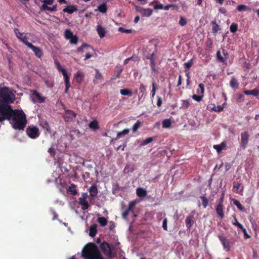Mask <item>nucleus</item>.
<instances>
[{
  "label": "nucleus",
  "mask_w": 259,
  "mask_h": 259,
  "mask_svg": "<svg viewBox=\"0 0 259 259\" xmlns=\"http://www.w3.org/2000/svg\"><path fill=\"white\" fill-rule=\"evenodd\" d=\"M82 256L85 259H105L98 246L94 243H88L82 250Z\"/></svg>",
  "instance_id": "nucleus-1"
},
{
  "label": "nucleus",
  "mask_w": 259,
  "mask_h": 259,
  "mask_svg": "<svg viewBox=\"0 0 259 259\" xmlns=\"http://www.w3.org/2000/svg\"><path fill=\"white\" fill-rule=\"evenodd\" d=\"M15 96L13 91L4 84H0V105H8L13 103Z\"/></svg>",
  "instance_id": "nucleus-2"
},
{
  "label": "nucleus",
  "mask_w": 259,
  "mask_h": 259,
  "mask_svg": "<svg viewBox=\"0 0 259 259\" xmlns=\"http://www.w3.org/2000/svg\"><path fill=\"white\" fill-rule=\"evenodd\" d=\"M12 127L16 130H23L27 124L26 116L22 110H18L10 121Z\"/></svg>",
  "instance_id": "nucleus-3"
},
{
  "label": "nucleus",
  "mask_w": 259,
  "mask_h": 259,
  "mask_svg": "<svg viewBox=\"0 0 259 259\" xmlns=\"http://www.w3.org/2000/svg\"><path fill=\"white\" fill-rule=\"evenodd\" d=\"M18 110H13L11 107L8 105H0V114L2 115L4 120L11 121V119L14 117Z\"/></svg>",
  "instance_id": "nucleus-4"
},
{
  "label": "nucleus",
  "mask_w": 259,
  "mask_h": 259,
  "mask_svg": "<svg viewBox=\"0 0 259 259\" xmlns=\"http://www.w3.org/2000/svg\"><path fill=\"white\" fill-rule=\"evenodd\" d=\"M55 64L56 65V67L57 69V70L61 72L63 75L64 79V82L65 84V92L67 93L68 90H69V88L70 87V84L69 82V76L68 75L66 70L65 69L63 68L60 63L57 61H55Z\"/></svg>",
  "instance_id": "nucleus-5"
},
{
  "label": "nucleus",
  "mask_w": 259,
  "mask_h": 259,
  "mask_svg": "<svg viewBox=\"0 0 259 259\" xmlns=\"http://www.w3.org/2000/svg\"><path fill=\"white\" fill-rule=\"evenodd\" d=\"M14 31L17 38L25 45L28 48L32 44L28 41V37L27 36V35H30V33H26L25 34L24 33L20 32L19 29L17 28H14Z\"/></svg>",
  "instance_id": "nucleus-6"
},
{
  "label": "nucleus",
  "mask_w": 259,
  "mask_h": 259,
  "mask_svg": "<svg viewBox=\"0 0 259 259\" xmlns=\"http://www.w3.org/2000/svg\"><path fill=\"white\" fill-rule=\"evenodd\" d=\"M100 247L104 255L109 257L112 258L113 254L111 251L110 245L106 241H103L100 245Z\"/></svg>",
  "instance_id": "nucleus-7"
},
{
  "label": "nucleus",
  "mask_w": 259,
  "mask_h": 259,
  "mask_svg": "<svg viewBox=\"0 0 259 259\" xmlns=\"http://www.w3.org/2000/svg\"><path fill=\"white\" fill-rule=\"evenodd\" d=\"M27 135L31 139H36L39 136V130L35 126H29L26 130Z\"/></svg>",
  "instance_id": "nucleus-8"
},
{
  "label": "nucleus",
  "mask_w": 259,
  "mask_h": 259,
  "mask_svg": "<svg viewBox=\"0 0 259 259\" xmlns=\"http://www.w3.org/2000/svg\"><path fill=\"white\" fill-rule=\"evenodd\" d=\"M77 114L71 110H65L63 118L65 122H70L76 118Z\"/></svg>",
  "instance_id": "nucleus-9"
},
{
  "label": "nucleus",
  "mask_w": 259,
  "mask_h": 259,
  "mask_svg": "<svg viewBox=\"0 0 259 259\" xmlns=\"http://www.w3.org/2000/svg\"><path fill=\"white\" fill-rule=\"evenodd\" d=\"M228 54L224 49L218 51L217 53V58L219 61L225 62L228 58Z\"/></svg>",
  "instance_id": "nucleus-10"
},
{
  "label": "nucleus",
  "mask_w": 259,
  "mask_h": 259,
  "mask_svg": "<svg viewBox=\"0 0 259 259\" xmlns=\"http://www.w3.org/2000/svg\"><path fill=\"white\" fill-rule=\"evenodd\" d=\"M249 134L247 132H244L241 134L240 146L242 148L245 149L248 142Z\"/></svg>",
  "instance_id": "nucleus-11"
},
{
  "label": "nucleus",
  "mask_w": 259,
  "mask_h": 259,
  "mask_svg": "<svg viewBox=\"0 0 259 259\" xmlns=\"http://www.w3.org/2000/svg\"><path fill=\"white\" fill-rule=\"evenodd\" d=\"M195 223V220L193 214L190 213L186 218L185 220L186 226L187 229H190Z\"/></svg>",
  "instance_id": "nucleus-12"
},
{
  "label": "nucleus",
  "mask_w": 259,
  "mask_h": 259,
  "mask_svg": "<svg viewBox=\"0 0 259 259\" xmlns=\"http://www.w3.org/2000/svg\"><path fill=\"white\" fill-rule=\"evenodd\" d=\"M28 48L32 50V51L34 53L35 55L37 58H41L43 55V53L39 47H36L31 44Z\"/></svg>",
  "instance_id": "nucleus-13"
},
{
  "label": "nucleus",
  "mask_w": 259,
  "mask_h": 259,
  "mask_svg": "<svg viewBox=\"0 0 259 259\" xmlns=\"http://www.w3.org/2000/svg\"><path fill=\"white\" fill-rule=\"evenodd\" d=\"M88 191L90 193V195L92 198L96 197L98 196V190L97 186L96 185L94 184L92 185L88 189Z\"/></svg>",
  "instance_id": "nucleus-14"
},
{
  "label": "nucleus",
  "mask_w": 259,
  "mask_h": 259,
  "mask_svg": "<svg viewBox=\"0 0 259 259\" xmlns=\"http://www.w3.org/2000/svg\"><path fill=\"white\" fill-rule=\"evenodd\" d=\"M223 199V196H222L221 198L220 201L216 207L217 212L218 214L219 215V216L221 218H223V217H224V212H223V205H222Z\"/></svg>",
  "instance_id": "nucleus-15"
},
{
  "label": "nucleus",
  "mask_w": 259,
  "mask_h": 259,
  "mask_svg": "<svg viewBox=\"0 0 259 259\" xmlns=\"http://www.w3.org/2000/svg\"><path fill=\"white\" fill-rule=\"evenodd\" d=\"M78 204L81 206L82 210L88 209L89 207V204L87 200L78 199Z\"/></svg>",
  "instance_id": "nucleus-16"
},
{
  "label": "nucleus",
  "mask_w": 259,
  "mask_h": 259,
  "mask_svg": "<svg viewBox=\"0 0 259 259\" xmlns=\"http://www.w3.org/2000/svg\"><path fill=\"white\" fill-rule=\"evenodd\" d=\"M77 9L76 6L70 5L68 6L67 7L63 9V11L64 12H67L69 14H72L73 12L76 11Z\"/></svg>",
  "instance_id": "nucleus-17"
},
{
  "label": "nucleus",
  "mask_w": 259,
  "mask_h": 259,
  "mask_svg": "<svg viewBox=\"0 0 259 259\" xmlns=\"http://www.w3.org/2000/svg\"><path fill=\"white\" fill-rule=\"evenodd\" d=\"M97 225L96 224H93L90 227L89 235L91 237H94L96 235V234L97 233Z\"/></svg>",
  "instance_id": "nucleus-18"
},
{
  "label": "nucleus",
  "mask_w": 259,
  "mask_h": 259,
  "mask_svg": "<svg viewBox=\"0 0 259 259\" xmlns=\"http://www.w3.org/2000/svg\"><path fill=\"white\" fill-rule=\"evenodd\" d=\"M97 31L101 38L104 37L106 34V31L104 27L101 25H98L97 27Z\"/></svg>",
  "instance_id": "nucleus-19"
},
{
  "label": "nucleus",
  "mask_w": 259,
  "mask_h": 259,
  "mask_svg": "<svg viewBox=\"0 0 259 259\" xmlns=\"http://www.w3.org/2000/svg\"><path fill=\"white\" fill-rule=\"evenodd\" d=\"M89 126L90 128L92 129L93 131H96L98 130L100 127L99 123L97 120H94L91 121L89 124Z\"/></svg>",
  "instance_id": "nucleus-20"
},
{
  "label": "nucleus",
  "mask_w": 259,
  "mask_h": 259,
  "mask_svg": "<svg viewBox=\"0 0 259 259\" xmlns=\"http://www.w3.org/2000/svg\"><path fill=\"white\" fill-rule=\"evenodd\" d=\"M136 193L139 197H144L147 195L146 191L142 188H138L136 190Z\"/></svg>",
  "instance_id": "nucleus-21"
},
{
  "label": "nucleus",
  "mask_w": 259,
  "mask_h": 259,
  "mask_svg": "<svg viewBox=\"0 0 259 259\" xmlns=\"http://www.w3.org/2000/svg\"><path fill=\"white\" fill-rule=\"evenodd\" d=\"M33 96L34 99L38 101L39 103H42L45 101L44 98L42 97L40 94L36 91H34Z\"/></svg>",
  "instance_id": "nucleus-22"
},
{
  "label": "nucleus",
  "mask_w": 259,
  "mask_h": 259,
  "mask_svg": "<svg viewBox=\"0 0 259 259\" xmlns=\"http://www.w3.org/2000/svg\"><path fill=\"white\" fill-rule=\"evenodd\" d=\"M130 130L128 128L124 129L123 131L118 132L117 134V136L114 140H116L117 139L121 138V137L124 136L125 135H127L129 133ZM113 140V139H112Z\"/></svg>",
  "instance_id": "nucleus-23"
},
{
  "label": "nucleus",
  "mask_w": 259,
  "mask_h": 259,
  "mask_svg": "<svg viewBox=\"0 0 259 259\" xmlns=\"http://www.w3.org/2000/svg\"><path fill=\"white\" fill-rule=\"evenodd\" d=\"M153 11L152 9L150 8L147 9H143L140 11V13L142 14L143 16L145 17H149L152 14Z\"/></svg>",
  "instance_id": "nucleus-24"
},
{
  "label": "nucleus",
  "mask_w": 259,
  "mask_h": 259,
  "mask_svg": "<svg viewBox=\"0 0 259 259\" xmlns=\"http://www.w3.org/2000/svg\"><path fill=\"white\" fill-rule=\"evenodd\" d=\"M76 185L74 184H71L67 189V191L71 193L73 195H75L77 193V191L75 189Z\"/></svg>",
  "instance_id": "nucleus-25"
},
{
  "label": "nucleus",
  "mask_w": 259,
  "mask_h": 259,
  "mask_svg": "<svg viewBox=\"0 0 259 259\" xmlns=\"http://www.w3.org/2000/svg\"><path fill=\"white\" fill-rule=\"evenodd\" d=\"M221 242L223 245L224 248L227 250H230V242L228 240L225 238H222L221 239Z\"/></svg>",
  "instance_id": "nucleus-26"
},
{
  "label": "nucleus",
  "mask_w": 259,
  "mask_h": 259,
  "mask_svg": "<svg viewBox=\"0 0 259 259\" xmlns=\"http://www.w3.org/2000/svg\"><path fill=\"white\" fill-rule=\"evenodd\" d=\"M98 11L102 13H105L107 11V7L106 5V3L104 2L101 5L98 7Z\"/></svg>",
  "instance_id": "nucleus-27"
},
{
  "label": "nucleus",
  "mask_w": 259,
  "mask_h": 259,
  "mask_svg": "<svg viewBox=\"0 0 259 259\" xmlns=\"http://www.w3.org/2000/svg\"><path fill=\"white\" fill-rule=\"evenodd\" d=\"M244 93L246 95H251L254 96H257L259 95V91L256 89L253 90H247L244 91Z\"/></svg>",
  "instance_id": "nucleus-28"
},
{
  "label": "nucleus",
  "mask_w": 259,
  "mask_h": 259,
  "mask_svg": "<svg viewBox=\"0 0 259 259\" xmlns=\"http://www.w3.org/2000/svg\"><path fill=\"white\" fill-rule=\"evenodd\" d=\"M226 147V144L224 143H222L220 145H215L213 146V148L216 150V151L220 153L222 151L223 149L225 148Z\"/></svg>",
  "instance_id": "nucleus-29"
},
{
  "label": "nucleus",
  "mask_w": 259,
  "mask_h": 259,
  "mask_svg": "<svg viewBox=\"0 0 259 259\" xmlns=\"http://www.w3.org/2000/svg\"><path fill=\"white\" fill-rule=\"evenodd\" d=\"M120 93L123 96H132L133 95L132 91L127 89H121Z\"/></svg>",
  "instance_id": "nucleus-30"
},
{
  "label": "nucleus",
  "mask_w": 259,
  "mask_h": 259,
  "mask_svg": "<svg viewBox=\"0 0 259 259\" xmlns=\"http://www.w3.org/2000/svg\"><path fill=\"white\" fill-rule=\"evenodd\" d=\"M230 86L231 88L237 89L238 87L237 80L234 77H232L230 81Z\"/></svg>",
  "instance_id": "nucleus-31"
},
{
  "label": "nucleus",
  "mask_w": 259,
  "mask_h": 259,
  "mask_svg": "<svg viewBox=\"0 0 259 259\" xmlns=\"http://www.w3.org/2000/svg\"><path fill=\"white\" fill-rule=\"evenodd\" d=\"M97 221L102 227H105L107 224V219L103 217L98 218Z\"/></svg>",
  "instance_id": "nucleus-32"
},
{
  "label": "nucleus",
  "mask_w": 259,
  "mask_h": 259,
  "mask_svg": "<svg viewBox=\"0 0 259 259\" xmlns=\"http://www.w3.org/2000/svg\"><path fill=\"white\" fill-rule=\"evenodd\" d=\"M240 183L239 182H234L233 183V190L235 192L239 193V192L242 191V189L240 190Z\"/></svg>",
  "instance_id": "nucleus-33"
},
{
  "label": "nucleus",
  "mask_w": 259,
  "mask_h": 259,
  "mask_svg": "<svg viewBox=\"0 0 259 259\" xmlns=\"http://www.w3.org/2000/svg\"><path fill=\"white\" fill-rule=\"evenodd\" d=\"M140 94H141V96L139 97V100H140L144 95L146 92V87L143 84H141L139 88Z\"/></svg>",
  "instance_id": "nucleus-34"
},
{
  "label": "nucleus",
  "mask_w": 259,
  "mask_h": 259,
  "mask_svg": "<svg viewBox=\"0 0 259 259\" xmlns=\"http://www.w3.org/2000/svg\"><path fill=\"white\" fill-rule=\"evenodd\" d=\"M162 124L163 127L169 128L171 124V120L170 119H165L162 121Z\"/></svg>",
  "instance_id": "nucleus-35"
},
{
  "label": "nucleus",
  "mask_w": 259,
  "mask_h": 259,
  "mask_svg": "<svg viewBox=\"0 0 259 259\" xmlns=\"http://www.w3.org/2000/svg\"><path fill=\"white\" fill-rule=\"evenodd\" d=\"M84 48H87H87H91V49H93V48L91 46L88 45L86 43H83V44H82V45L81 46H80L79 47H78L77 48V51L78 52H82L83 49Z\"/></svg>",
  "instance_id": "nucleus-36"
},
{
  "label": "nucleus",
  "mask_w": 259,
  "mask_h": 259,
  "mask_svg": "<svg viewBox=\"0 0 259 259\" xmlns=\"http://www.w3.org/2000/svg\"><path fill=\"white\" fill-rule=\"evenodd\" d=\"M152 90L151 92V98H153L155 95L156 90L157 89V85L156 84V83L154 81L152 82Z\"/></svg>",
  "instance_id": "nucleus-37"
},
{
  "label": "nucleus",
  "mask_w": 259,
  "mask_h": 259,
  "mask_svg": "<svg viewBox=\"0 0 259 259\" xmlns=\"http://www.w3.org/2000/svg\"><path fill=\"white\" fill-rule=\"evenodd\" d=\"M189 105L190 103L189 100H182V105L180 107V109H186L189 106Z\"/></svg>",
  "instance_id": "nucleus-38"
},
{
  "label": "nucleus",
  "mask_w": 259,
  "mask_h": 259,
  "mask_svg": "<svg viewBox=\"0 0 259 259\" xmlns=\"http://www.w3.org/2000/svg\"><path fill=\"white\" fill-rule=\"evenodd\" d=\"M200 199L201 201L202 205H203L204 208H206L208 204V200L204 196H201L200 197Z\"/></svg>",
  "instance_id": "nucleus-39"
},
{
  "label": "nucleus",
  "mask_w": 259,
  "mask_h": 259,
  "mask_svg": "<svg viewBox=\"0 0 259 259\" xmlns=\"http://www.w3.org/2000/svg\"><path fill=\"white\" fill-rule=\"evenodd\" d=\"M65 37L66 39H69L73 35V32L70 29H66L64 32Z\"/></svg>",
  "instance_id": "nucleus-40"
},
{
  "label": "nucleus",
  "mask_w": 259,
  "mask_h": 259,
  "mask_svg": "<svg viewBox=\"0 0 259 259\" xmlns=\"http://www.w3.org/2000/svg\"><path fill=\"white\" fill-rule=\"evenodd\" d=\"M75 77L77 79V81L80 83L83 78V74L80 71H77L75 75Z\"/></svg>",
  "instance_id": "nucleus-41"
},
{
  "label": "nucleus",
  "mask_w": 259,
  "mask_h": 259,
  "mask_svg": "<svg viewBox=\"0 0 259 259\" xmlns=\"http://www.w3.org/2000/svg\"><path fill=\"white\" fill-rule=\"evenodd\" d=\"M137 204V202L136 201H133L131 202L128 206L127 209L128 210H130V211H133L135 206Z\"/></svg>",
  "instance_id": "nucleus-42"
},
{
  "label": "nucleus",
  "mask_w": 259,
  "mask_h": 259,
  "mask_svg": "<svg viewBox=\"0 0 259 259\" xmlns=\"http://www.w3.org/2000/svg\"><path fill=\"white\" fill-rule=\"evenodd\" d=\"M68 40H69V41L71 44L76 45L78 42V38L76 35H73Z\"/></svg>",
  "instance_id": "nucleus-43"
},
{
  "label": "nucleus",
  "mask_w": 259,
  "mask_h": 259,
  "mask_svg": "<svg viewBox=\"0 0 259 259\" xmlns=\"http://www.w3.org/2000/svg\"><path fill=\"white\" fill-rule=\"evenodd\" d=\"M199 89L197 90V93L198 94H201L203 95L204 92V85L203 83H200L198 85Z\"/></svg>",
  "instance_id": "nucleus-44"
},
{
  "label": "nucleus",
  "mask_w": 259,
  "mask_h": 259,
  "mask_svg": "<svg viewBox=\"0 0 259 259\" xmlns=\"http://www.w3.org/2000/svg\"><path fill=\"white\" fill-rule=\"evenodd\" d=\"M237 10L239 11H247L249 10V8L244 5H240L237 6Z\"/></svg>",
  "instance_id": "nucleus-45"
},
{
  "label": "nucleus",
  "mask_w": 259,
  "mask_h": 259,
  "mask_svg": "<svg viewBox=\"0 0 259 259\" xmlns=\"http://www.w3.org/2000/svg\"><path fill=\"white\" fill-rule=\"evenodd\" d=\"M140 125H141L140 121L139 120H138L133 125V129H132L133 133H135L138 131V130L139 129V128L140 126Z\"/></svg>",
  "instance_id": "nucleus-46"
},
{
  "label": "nucleus",
  "mask_w": 259,
  "mask_h": 259,
  "mask_svg": "<svg viewBox=\"0 0 259 259\" xmlns=\"http://www.w3.org/2000/svg\"><path fill=\"white\" fill-rule=\"evenodd\" d=\"M230 29L231 32H236L238 29L237 24L234 23H232L230 26Z\"/></svg>",
  "instance_id": "nucleus-47"
},
{
  "label": "nucleus",
  "mask_w": 259,
  "mask_h": 259,
  "mask_svg": "<svg viewBox=\"0 0 259 259\" xmlns=\"http://www.w3.org/2000/svg\"><path fill=\"white\" fill-rule=\"evenodd\" d=\"M203 96V95L201 94H199L198 95L195 94L192 96V98L194 100L199 102L202 100Z\"/></svg>",
  "instance_id": "nucleus-48"
},
{
  "label": "nucleus",
  "mask_w": 259,
  "mask_h": 259,
  "mask_svg": "<svg viewBox=\"0 0 259 259\" xmlns=\"http://www.w3.org/2000/svg\"><path fill=\"white\" fill-rule=\"evenodd\" d=\"M110 248H111V251H112V254H113V257L116 255V253L117 252V249L116 247V245H110Z\"/></svg>",
  "instance_id": "nucleus-49"
},
{
  "label": "nucleus",
  "mask_w": 259,
  "mask_h": 259,
  "mask_svg": "<svg viewBox=\"0 0 259 259\" xmlns=\"http://www.w3.org/2000/svg\"><path fill=\"white\" fill-rule=\"evenodd\" d=\"M187 23V20L186 18H185L183 17H180L179 23L181 26H184L186 25Z\"/></svg>",
  "instance_id": "nucleus-50"
},
{
  "label": "nucleus",
  "mask_w": 259,
  "mask_h": 259,
  "mask_svg": "<svg viewBox=\"0 0 259 259\" xmlns=\"http://www.w3.org/2000/svg\"><path fill=\"white\" fill-rule=\"evenodd\" d=\"M155 55V53L153 52L152 54H149L148 55H147L146 58H147V59L150 60V62H152V61L154 62V61H155V60H154Z\"/></svg>",
  "instance_id": "nucleus-51"
},
{
  "label": "nucleus",
  "mask_w": 259,
  "mask_h": 259,
  "mask_svg": "<svg viewBox=\"0 0 259 259\" xmlns=\"http://www.w3.org/2000/svg\"><path fill=\"white\" fill-rule=\"evenodd\" d=\"M192 64H193V60H192V59H191L189 61H188L187 62H185L184 63V66L186 68L188 69L192 66Z\"/></svg>",
  "instance_id": "nucleus-52"
},
{
  "label": "nucleus",
  "mask_w": 259,
  "mask_h": 259,
  "mask_svg": "<svg viewBox=\"0 0 259 259\" xmlns=\"http://www.w3.org/2000/svg\"><path fill=\"white\" fill-rule=\"evenodd\" d=\"M153 141V139L152 137H150L147 139H146L145 140L143 141L142 145H146L151 142H152Z\"/></svg>",
  "instance_id": "nucleus-53"
},
{
  "label": "nucleus",
  "mask_w": 259,
  "mask_h": 259,
  "mask_svg": "<svg viewBox=\"0 0 259 259\" xmlns=\"http://www.w3.org/2000/svg\"><path fill=\"white\" fill-rule=\"evenodd\" d=\"M234 204L237 207V208L240 210H243L244 208L242 205L240 204V203L237 200L234 201Z\"/></svg>",
  "instance_id": "nucleus-54"
},
{
  "label": "nucleus",
  "mask_w": 259,
  "mask_h": 259,
  "mask_svg": "<svg viewBox=\"0 0 259 259\" xmlns=\"http://www.w3.org/2000/svg\"><path fill=\"white\" fill-rule=\"evenodd\" d=\"M167 218H165L163 221V223H162V227L163 228V229L165 231H167Z\"/></svg>",
  "instance_id": "nucleus-55"
},
{
  "label": "nucleus",
  "mask_w": 259,
  "mask_h": 259,
  "mask_svg": "<svg viewBox=\"0 0 259 259\" xmlns=\"http://www.w3.org/2000/svg\"><path fill=\"white\" fill-rule=\"evenodd\" d=\"M223 107L221 105H219L217 107H211V110H213L215 111H221L223 110Z\"/></svg>",
  "instance_id": "nucleus-56"
},
{
  "label": "nucleus",
  "mask_w": 259,
  "mask_h": 259,
  "mask_svg": "<svg viewBox=\"0 0 259 259\" xmlns=\"http://www.w3.org/2000/svg\"><path fill=\"white\" fill-rule=\"evenodd\" d=\"M150 66L153 72H157V70L156 69V64L155 61H152V62H150Z\"/></svg>",
  "instance_id": "nucleus-57"
},
{
  "label": "nucleus",
  "mask_w": 259,
  "mask_h": 259,
  "mask_svg": "<svg viewBox=\"0 0 259 259\" xmlns=\"http://www.w3.org/2000/svg\"><path fill=\"white\" fill-rule=\"evenodd\" d=\"M213 25V32H217L220 29L219 26L216 24L215 22L212 23Z\"/></svg>",
  "instance_id": "nucleus-58"
},
{
  "label": "nucleus",
  "mask_w": 259,
  "mask_h": 259,
  "mask_svg": "<svg viewBox=\"0 0 259 259\" xmlns=\"http://www.w3.org/2000/svg\"><path fill=\"white\" fill-rule=\"evenodd\" d=\"M171 7L175 8V7H177V6H176V5H175L174 4H169V5H167L163 7V9H164V10H168L169 9V8H171Z\"/></svg>",
  "instance_id": "nucleus-59"
},
{
  "label": "nucleus",
  "mask_w": 259,
  "mask_h": 259,
  "mask_svg": "<svg viewBox=\"0 0 259 259\" xmlns=\"http://www.w3.org/2000/svg\"><path fill=\"white\" fill-rule=\"evenodd\" d=\"M102 75L98 70H96L95 77L97 79H100L102 78Z\"/></svg>",
  "instance_id": "nucleus-60"
},
{
  "label": "nucleus",
  "mask_w": 259,
  "mask_h": 259,
  "mask_svg": "<svg viewBox=\"0 0 259 259\" xmlns=\"http://www.w3.org/2000/svg\"><path fill=\"white\" fill-rule=\"evenodd\" d=\"M119 29L122 32H124V33H130L132 32V30L131 29H124V28H122V27H120L119 28Z\"/></svg>",
  "instance_id": "nucleus-61"
},
{
  "label": "nucleus",
  "mask_w": 259,
  "mask_h": 259,
  "mask_svg": "<svg viewBox=\"0 0 259 259\" xmlns=\"http://www.w3.org/2000/svg\"><path fill=\"white\" fill-rule=\"evenodd\" d=\"M48 4H44L41 7V10L42 11H49L50 7L47 6Z\"/></svg>",
  "instance_id": "nucleus-62"
},
{
  "label": "nucleus",
  "mask_w": 259,
  "mask_h": 259,
  "mask_svg": "<svg viewBox=\"0 0 259 259\" xmlns=\"http://www.w3.org/2000/svg\"><path fill=\"white\" fill-rule=\"evenodd\" d=\"M130 211L128 210L127 209H126L124 211H123L122 214L123 218L126 219L127 217L129 214Z\"/></svg>",
  "instance_id": "nucleus-63"
},
{
  "label": "nucleus",
  "mask_w": 259,
  "mask_h": 259,
  "mask_svg": "<svg viewBox=\"0 0 259 259\" xmlns=\"http://www.w3.org/2000/svg\"><path fill=\"white\" fill-rule=\"evenodd\" d=\"M88 197V193L86 192L82 193L81 197H79L78 199H84L87 200V197Z\"/></svg>",
  "instance_id": "nucleus-64"
}]
</instances>
